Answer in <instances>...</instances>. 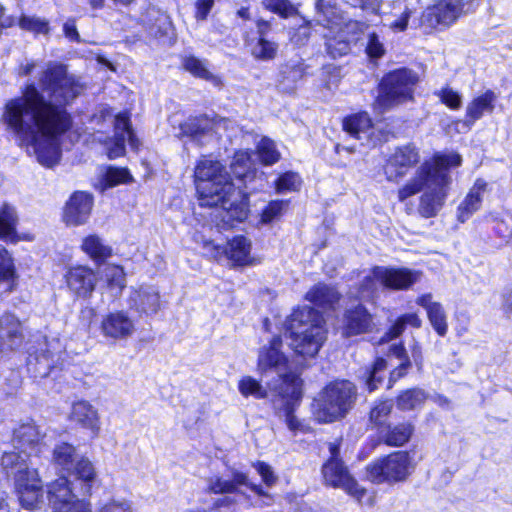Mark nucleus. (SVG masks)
Wrapping results in <instances>:
<instances>
[{
  "mask_svg": "<svg viewBox=\"0 0 512 512\" xmlns=\"http://www.w3.org/2000/svg\"><path fill=\"white\" fill-rule=\"evenodd\" d=\"M37 84L41 91L34 82L28 83L21 97L6 104L4 119L38 161L52 167L60 158L58 138L71 126L65 105L81 94L83 85L64 65L54 62L38 74Z\"/></svg>",
  "mask_w": 512,
  "mask_h": 512,
  "instance_id": "obj_1",
  "label": "nucleus"
},
{
  "mask_svg": "<svg viewBox=\"0 0 512 512\" xmlns=\"http://www.w3.org/2000/svg\"><path fill=\"white\" fill-rule=\"evenodd\" d=\"M457 153L436 155L417 170L415 176L398 190V199L403 202L420 191L418 212L425 218L436 216L445 204L452 182L449 169L461 164Z\"/></svg>",
  "mask_w": 512,
  "mask_h": 512,
  "instance_id": "obj_2",
  "label": "nucleus"
},
{
  "mask_svg": "<svg viewBox=\"0 0 512 512\" xmlns=\"http://www.w3.org/2000/svg\"><path fill=\"white\" fill-rule=\"evenodd\" d=\"M290 345L296 354L314 357L326 340L323 316L311 307L295 310L287 319Z\"/></svg>",
  "mask_w": 512,
  "mask_h": 512,
  "instance_id": "obj_3",
  "label": "nucleus"
},
{
  "mask_svg": "<svg viewBox=\"0 0 512 512\" xmlns=\"http://www.w3.org/2000/svg\"><path fill=\"white\" fill-rule=\"evenodd\" d=\"M194 173L201 206L226 203L233 195L231 176L219 161L203 158L197 163Z\"/></svg>",
  "mask_w": 512,
  "mask_h": 512,
  "instance_id": "obj_4",
  "label": "nucleus"
},
{
  "mask_svg": "<svg viewBox=\"0 0 512 512\" xmlns=\"http://www.w3.org/2000/svg\"><path fill=\"white\" fill-rule=\"evenodd\" d=\"M339 0H317L316 21L330 31L337 30L335 36L325 35L326 50L333 57L347 55L351 50V43L358 40L356 32L360 30L358 22L342 24L341 10L338 7Z\"/></svg>",
  "mask_w": 512,
  "mask_h": 512,
  "instance_id": "obj_5",
  "label": "nucleus"
},
{
  "mask_svg": "<svg viewBox=\"0 0 512 512\" xmlns=\"http://www.w3.org/2000/svg\"><path fill=\"white\" fill-rule=\"evenodd\" d=\"M0 464L8 477L14 479L15 492L20 505L28 510L36 509L43 502L42 482L37 469L16 453H3Z\"/></svg>",
  "mask_w": 512,
  "mask_h": 512,
  "instance_id": "obj_6",
  "label": "nucleus"
},
{
  "mask_svg": "<svg viewBox=\"0 0 512 512\" xmlns=\"http://www.w3.org/2000/svg\"><path fill=\"white\" fill-rule=\"evenodd\" d=\"M356 396V387L350 381L332 382L315 399L313 415L320 423H331L340 420L351 410Z\"/></svg>",
  "mask_w": 512,
  "mask_h": 512,
  "instance_id": "obj_7",
  "label": "nucleus"
},
{
  "mask_svg": "<svg viewBox=\"0 0 512 512\" xmlns=\"http://www.w3.org/2000/svg\"><path fill=\"white\" fill-rule=\"evenodd\" d=\"M418 81L417 73L407 68L397 69L386 74L379 85V94L374 102L375 110L383 113L412 100Z\"/></svg>",
  "mask_w": 512,
  "mask_h": 512,
  "instance_id": "obj_8",
  "label": "nucleus"
},
{
  "mask_svg": "<svg viewBox=\"0 0 512 512\" xmlns=\"http://www.w3.org/2000/svg\"><path fill=\"white\" fill-rule=\"evenodd\" d=\"M331 457L322 467V475L327 486L344 490L357 501L366 495V489L361 487L351 476L347 467L339 458V447L334 443L329 444Z\"/></svg>",
  "mask_w": 512,
  "mask_h": 512,
  "instance_id": "obj_9",
  "label": "nucleus"
},
{
  "mask_svg": "<svg viewBox=\"0 0 512 512\" xmlns=\"http://www.w3.org/2000/svg\"><path fill=\"white\" fill-rule=\"evenodd\" d=\"M412 469L407 452H394L367 467V477L374 483H392L405 480Z\"/></svg>",
  "mask_w": 512,
  "mask_h": 512,
  "instance_id": "obj_10",
  "label": "nucleus"
},
{
  "mask_svg": "<svg viewBox=\"0 0 512 512\" xmlns=\"http://www.w3.org/2000/svg\"><path fill=\"white\" fill-rule=\"evenodd\" d=\"M47 493L53 512H91L89 503L77 498L72 483L64 476L51 482Z\"/></svg>",
  "mask_w": 512,
  "mask_h": 512,
  "instance_id": "obj_11",
  "label": "nucleus"
},
{
  "mask_svg": "<svg viewBox=\"0 0 512 512\" xmlns=\"http://www.w3.org/2000/svg\"><path fill=\"white\" fill-rule=\"evenodd\" d=\"M282 346V340L280 337H274L270 343L269 346H264L260 349L259 355H258V362H257V368L258 371L261 374H264L268 372L269 370H275L278 374V379L274 382H271L268 384V387L270 388V385H276L278 389H286L287 385L284 383V379L288 375H297L296 373L290 372L285 373L286 371V365H287V358L286 356L280 351V348Z\"/></svg>",
  "mask_w": 512,
  "mask_h": 512,
  "instance_id": "obj_12",
  "label": "nucleus"
},
{
  "mask_svg": "<svg viewBox=\"0 0 512 512\" xmlns=\"http://www.w3.org/2000/svg\"><path fill=\"white\" fill-rule=\"evenodd\" d=\"M283 381L287 385L286 389H278L276 385H270V392L272 393L275 405H277L278 401L283 402L286 413V424L291 431L296 432L301 430L302 424L293 415L292 406L295 402L299 401L302 396V380L298 375H288Z\"/></svg>",
  "mask_w": 512,
  "mask_h": 512,
  "instance_id": "obj_13",
  "label": "nucleus"
},
{
  "mask_svg": "<svg viewBox=\"0 0 512 512\" xmlns=\"http://www.w3.org/2000/svg\"><path fill=\"white\" fill-rule=\"evenodd\" d=\"M469 0H437L428 7L423 15V21L430 27L448 26L455 22L463 13L469 11Z\"/></svg>",
  "mask_w": 512,
  "mask_h": 512,
  "instance_id": "obj_14",
  "label": "nucleus"
},
{
  "mask_svg": "<svg viewBox=\"0 0 512 512\" xmlns=\"http://www.w3.org/2000/svg\"><path fill=\"white\" fill-rule=\"evenodd\" d=\"M231 124L232 122L225 118H190L180 125V135L190 138L199 145H204L214 134L219 133L221 129H228Z\"/></svg>",
  "mask_w": 512,
  "mask_h": 512,
  "instance_id": "obj_15",
  "label": "nucleus"
},
{
  "mask_svg": "<svg viewBox=\"0 0 512 512\" xmlns=\"http://www.w3.org/2000/svg\"><path fill=\"white\" fill-rule=\"evenodd\" d=\"M45 434L34 422H27L21 424L17 429L14 430L13 434V445L18 450L16 454L21 459H26L27 462L31 463L28 459L31 455H37L41 452L43 446V439ZM11 453H15L12 451Z\"/></svg>",
  "mask_w": 512,
  "mask_h": 512,
  "instance_id": "obj_16",
  "label": "nucleus"
},
{
  "mask_svg": "<svg viewBox=\"0 0 512 512\" xmlns=\"http://www.w3.org/2000/svg\"><path fill=\"white\" fill-rule=\"evenodd\" d=\"M114 132L113 138L105 140L104 144L107 149V155L110 159L118 158L125 153V143L128 141L133 150H137L140 142L135 136L129 118L126 114H119L114 119Z\"/></svg>",
  "mask_w": 512,
  "mask_h": 512,
  "instance_id": "obj_17",
  "label": "nucleus"
},
{
  "mask_svg": "<svg viewBox=\"0 0 512 512\" xmlns=\"http://www.w3.org/2000/svg\"><path fill=\"white\" fill-rule=\"evenodd\" d=\"M373 274L380 285L390 290H407L421 278L420 271L408 268L377 266Z\"/></svg>",
  "mask_w": 512,
  "mask_h": 512,
  "instance_id": "obj_18",
  "label": "nucleus"
},
{
  "mask_svg": "<svg viewBox=\"0 0 512 512\" xmlns=\"http://www.w3.org/2000/svg\"><path fill=\"white\" fill-rule=\"evenodd\" d=\"M418 162L419 154L415 147L397 148L384 166L386 179L391 182H399Z\"/></svg>",
  "mask_w": 512,
  "mask_h": 512,
  "instance_id": "obj_19",
  "label": "nucleus"
},
{
  "mask_svg": "<svg viewBox=\"0 0 512 512\" xmlns=\"http://www.w3.org/2000/svg\"><path fill=\"white\" fill-rule=\"evenodd\" d=\"M136 323L128 312L118 310L105 315L101 322V332L109 339L126 340L135 333Z\"/></svg>",
  "mask_w": 512,
  "mask_h": 512,
  "instance_id": "obj_20",
  "label": "nucleus"
},
{
  "mask_svg": "<svg viewBox=\"0 0 512 512\" xmlns=\"http://www.w3.org/2000/svg\"><path fill=\"white\" fill-rule=\"evenodd\" d=\"M375 327L373 316L363 305L348 308L343 315L341 330L345 337L370 333Z\"/></svg>",
  "mask_w": 512,
  "mask_h": 512,
  "instance_id": "obj_21",
  "label": "nucleus"
},
{
  "mask_svg": "<svg viewBox=\"0 0 512 512\" xmlns=\"http://www.w3.org/2000/svg\"><path fill=\"white\" fill-rule=\"evenodd\" d=\"M24 335L19 319L10 313L0 317V352L16 350L23 343Z\"/></svg>",
  "mask_w": 512,
  "mask_h": 512,
  "instance_id": "obj_22",
  "label": "nucleus"
},
{
  "mask_svg": "<svg viewBox=\"0 0 512 512\" xmlns=\"http://www.w3.org/2000/svg\"><path fill=\"white\" fill-rule=\"evenodd\" d=\"M93 206V198L85 192L74 193L66 203L63 219L68 225L78 226L86 223Z\"/></svg>",
  "mask_w": 512,
  "mask_h": 512,
  "instance_id": "obj_23",
  "label": "nucleus"
},
{
  "mask_svg": "<svg viewBox=\"0 0 512 512\" xmlns=\"http://www.w3.org/2000/svg\"><path fill=\"white\" fill-rule=\"evenodd\" d=\"M128 302L132 309L147 316L156 314L161 308L159 291L152 286L132 288Z\"/></svg>",
  "mask_w": 512,
  "mask_h": 512,
  "instance_id": "obj_24",
  "label": "nucleus"
},
{
  "mask_svg": "<svg viewBox=\"0 0 512 512\" xmlns=\"http://www.w3.org/2000/svg\"><path fill=\"white\" fill-rule=\"evenodd\" d=\"M69 289L78 297L87 298L95 289L96 275L94 271L85 266L71 268L66 274Z\"/></svg>",
  "mask_w": 512,
  "mask_h": 512,
  "instance_id": "obj_25",
  "label": "nucleus"
},
{
  "mask_svg": "<svg viewBox=\"0 0 512 512\" xmlns=\"http://www.w3.org/2000/svg\"><path fill=\"white\" fill-rule=\"evenodd\" d=\"M246 486L259 496H267V493L261 486L250 483L248 476L245 473L234 471L231 480H225L219 477H214L209 480L208 489L215 494L218 493H234L237 491L238 486Z\"/></svg>",
  "mask_w": 512,
  "mask_h": 512,
  "instance_id": "obj_26",
  "label": "nucleus"
},
{
  "mask_svg": "<svg viewBox=\"0 0 512 512\" xmlns=\"http://www.w3.org/2000/svg\"><path fill=\"white\" fill-rule=\"evenodd\" d=\"M486 188L487 183L484 180L477 179L475 181L473 187L457 208V219L461 223L466 222L476 211L480 209Z\"/></svg>",
  "mask_w": 512,
  "mask_h": 512,
  "instance_id": "obj_27",
  "label": "nucleus"
},
{
  "mask_svg": "<svg viewBox=\"0 0 512 512\" xmlns=\"http://www.w3.org/2000/svg\"><path fill=\"white\" fill-rule=\"evenodd\" d=\"M72 419L83 428L89 429L93 437L100 431V419L97 410L87 401L81 400L73 404Z\"/></svg>",
  "mask_w": 512,
  "mask_h": 512,
  "instance_id": "obj_28",
  "label": "nucleus"
},
{
  "mask_svg": "<svg viewBox=\"0 0 512 512\" xmlns=\"http://www.w3.org/2000/svg\"><path fill=\"white\" fill-rule=\"evenodd\" d=\"M496 101L497 95L491 90L473 98L466 106V122L473 124L485 114H491L495 109Z\"/></svg>",
  "mask_w": 512,
  "mask_h": 512,
  "instance_id": "obj_29",
  "label": "nucleus"
},
{
  "mask_svg": "<svg viewBox=\"0 0 512 512\" xmlns=\"http://www.w3.org/2000/svg\"><path fill=\"white\" fill-rule=\"evenodd\" d=\"M215 207L220 208L217 217H221L222 221L229 226H232L234 222L244 221L248 215L246 204L240 200L239 194L235 191L226 203H219Z\"/></svg>",
  "mask_w": 512,
  "mask_h": 512,
  "instance_id": "obj_30",
  "label": "nucleus"
},
{
  "mask_svg": "<svg viewBox=\"0 0 512 512\" xmlns=\"http://www.w3.org/2000/svg\"><path fill=\"white\" fill-rule=\"evenodd\" d=\"M70 475H74L77 480L81 481L83 483L82 485V495H90L91 494V488L92 484L95 481L96 478V472L94 469L93 464L91 461L81 456L76 461L74 467L72 468V471L69 472Z\"/></svg>",
  "mask_w": 512,
  "mask_h": 512,
  "instance_id": "obj_31",
  "label": "nucleus"
},
{
  "mask_svg": "<svg viewBox=\"0 0 512 512\" xmlns=\"http://www.w3.org/2000/svg\"><path fill=\"white\" fill-rule=\"evenodd\" d=\"M414 431L410 423H400L393 427L387 426L380 430V437L389 446H402L409 441Z\"/></svg>",
  "mask_w": 512,
  "mask_h": 512,
  "instance_id": "obj_32",
  "label": "nucleus"
},
{
  "mask_svg": "<svg viewBox=\"0 0 512 512\" xmlns=\"http://www.w3.org/2000/svg\"><path fill=\"white\" fill-rule=\"evenodd\" d=\"M81 248L96 262H103L112 255V248L95 234L85 237Z\"/></svg>",
  "mask_w": 512,
  "mask_h": 512,
  "instance_id": "obj_33",
  "label": "nucleus"
},
{
  "mask_svg": "<svg viewBox=\"0 0 512 512\" xmlns=\"http://www.w3.org/2000/svg\"><path fill=\"white\" fill-rule=\"evenodd\" d=\"M251 243L243 236H237L228 242L225 253L229 259L239 265L250 263Z\"/></svg>",
  "mask_w": 512,
  "mask_h": 512,
  "instance_id": "obj_34",
  "label": "nucleus"
},
{
  "mask_svg": "<svg viewBox=\"0 0 512 512\" xmlns=\"http://www.w3.org/2000/svg\"><path fill=\"white\" fill-rule=\"evenodd\" d=\"M306 299L320 307H332L339 300V293L330 286L319 283L310 289Z\"/></svg>",
  "mask_w": 512,
  "mask_h": 512,
  "instance_id": "obj_35",
  "label": "nucleus"
},
{
  "mask_svg": "<svg viewBox=\"0 0 512 512\" xmlns=\"http://www.w3.org/2000/svg\"><path fill=\"white\" fill-rule=\"evenodd\" d=\"M52 459L56 466L69 473L72 471L79 456L76 454L74 446L68 443H61L54 448Z\"/></svg>",
  "mask_w": 512,
  "mask_h": 512,
  "instance_id": "obj_36",
  "label": "nucleus"
},
{
  "mask_svg": "<svg viewBox=\"0 0 512 512\" xmlns=\"http://www.w3.org/2000/svg\"><path fill=\"white\" fill-rule=\"evenodd\" d=\"M104 278L112 296L115 298L119 297L126 287V275L123 268L117 265L106 266Z\"/></svg>",
  "mask_w": 512,
  "mask_h": 512,
  "instance_id": "obj_37",
  "label": "nucleus"
},
{
  "mask_svg": "<svg viewBox=\"0 0 512 512\" xmlns=\"http://www.w3.org/2000/svg\"><path fill=\"white\" fill-rule=\"evenodd\" d=\"M5 284L6 292H11L15 286V269L8 251L0 245V285Z\"/></svg>",
  "mask_w": 512,
  "mask_h": 512,
  "instance_id": "obj_38",
  "label": "nucleus"
},
{
  "mask_svg": "<svg viewBox=\"0 0 512 512\" xmlns=\"http://www.w3.org/2000/svg\"><path fill=\"white\" fill-rule=\"evenodd\" d=\"M371 125V119L365 112L349 116L343 121L344 130L355 138H360V134L366 133Z\"/></svg>",
  "mask_w": 512,
  "mask_h": 512,
  "instance_id": "obj_39",
  "label": "nucleus"
},
{
  "mask_svg": "<svg viewBox=\"0 0 512 512\" xmlns=\"http://www.w3.org/2000/svg\"><path fill=\"white\" fill-rule=\"evenodd\" d=\"M184 68L196 77L210 81L215 86H221V78L213 75L207 68L206 63L196 57H187L184 60Z\"/></svg>",
  "mask_w": 512,
  "mask_h": 512,
  "instance_id": "obj_40",
  "label": "nucleus"
},
{
  "mask_svg": "<svg viewBox=\"0 0 512 512\" xmlns=\"http://www.w3.org/2000/svg\"><path fill=\"white\" fill-rule=\"evenodd\" d=\"M426 398L427 395L422 389H408L397 397V407L401 410H413L420 407Z\"/></svg>",
  "mask_w": 512,
  "mask_h": 512,
  "instance_id": "obj_41",
  "label": "nucleus"
},
{
  "mask_svg": "<svg viewBox=\"0 0 512 512\" xmlns=\"http://www.w3.org/2000/svg\"><path fill=\"white\" fill-rule=\"evenodd\" d=\"M238 390L243 397L252 396L256 399L268 397L267 389L251 376H244L238 382Z\"/></svg>",
  "mask_w": 512,
  "mask_h": 512,
  "instance_id": "obj_42",
  "label": "nucleus"
},
{
  "mask_svg": "<svg viewBox=\"0 0 512 512\" xmlns=\"http://www.w3.org/2000/svg\"><path fill=\"white\" fill-rule=\"evenodd\" d=\"M391 352L400 360V363L390 373L388 388H391L397 380L404 377L411 367L410 359L402 346H394Z\"/></svg>",
  "mask_w": 512,
  "mask_h": 512,
  "instance_id": "obj_43",
  "label": "nucleus"
},
{
  "mask_svg": "<svg viewBox=\"0 0 512 512\" xmlns=\"http://www.w3.org/2000/svg\"><path fill=\"white\" fill-rule=\"evenodd\" d=\"M257 153L261 162L265 165H273L280 159V152L277 150L274 141L263 137L257 144Z\"/></svg>",
  "mask_w": 512,
  "mask_h": 512,
  "instance_id": "obj_44",
  "label": "nucleus"
},
{
  "mask_svg": "<svg viewBox=\"0 0 512 512\" xmlns=\"http://www.w3.org/2000/svg\"><path fill=\"white\" fill-rule=\"evenodd\" d=\"M387 370V362L383 358H378L372 368L365 372L366 385L370 392L378 388L379 384L382 383Z\"/></svg>",
  "mask_w": 512,
  "mask_h": 512,
  "instance_id": "obj_45",
  "label": "nucleus"
},
{
  "mask_svg": "<svg viewBox=\"0 0 512 512\" xmlns=\"http://www.w3.org/2000/svg\"><path fill=\"white\" fill-rule=\"evenodd\" d=\"M278 45L275 42L259 37L251 47V54L259 60H271L275 58Z\"/></svg>",
  "mask_w": 512,
  "mask_h": 512,
  "instance_id": "obj_46",
  "label": "nucleus"
},
{
  "mask_svg": "<svg viewBox=\"0 0 512 512\" xmlns=\"http://www.w3.org/2000/svg\"><path fill=\"white\" fill-rule=\"evenodd\" d=\"M393 409L391 401H382L376 404L370 411V422L377 427L378 431L385 429L387 419Z\"/></svg>",
  "mask_w": 512,
  "mask_h": 512,
  "instance_id": "obj_47",
  "label": "nucleus"
},
{
  "mask_svg": "<svg viewBox=\"0 0 512 512\" xmlns=\"http://www.w3.org/2000/svg\"><path fill=\"white\" fill-rule=\"evenodd\" d=\"M16 214L13 207L3 205L0 211V237L9 238L14 234Z\"/></svg>",
  "mask_w": 512,
  "mask_h": 512,
  "instance_id": "obj_48",
  "label": "nucleus"
},
{
  "mask_svg": "<svg viewBox=\"0 0 512 512\" xmlns=\"http://www.w3.org/2000/svg\"><path fill=\"white\" fill-rule=\"evenodd\" d=\"M132 179L125 168L108 167L103 176L102 189H107L121 183H127Z\"/></svg>",
  "mask_w": 512,
  "mask_h": 512,
  "instance_id": "obj_49",
  "label": "nucleus"
},
{
  "mask_svg": "<svg viewBox=\"0 0 512 512\" xmlns=\"http://www.w3.org/2000/svg\"><path fill=\"white\" fill-rule=\"evenodd\" d=\"M251 169L250 155L246 151L235 153L231 163V170L236 178L244 179L248 176Z\"/></svg>",
  "mask_w": 512,
  "mask_h": 512,
  "instance_id": "obj_50",
  "label": "nucleus"
},
{
  "mask_svg": "<svg viewBox=\"0 0 512 512\" xmlns=\"http://www.w3.org/2000/svg\"><path fill=\"white\" fill-rule=\"evenodd\" d=\"M428 319L435 329V331L440 336H445L448 330L447 325V319H446V313L442 307V305L439 303L438 305L432 307L430 311L427 312Z\"/></svg>",
  "mask_w": 512,
  "mask_h": 512,
  "instance_id": "obj_51",
  "label": "nucleus"
},
{
  "mask_svg": "<svg viewBox=\"0 0 512 512\" xmlns=\"http://www.w3.org/2000/svg\"><path fill=\"white\" fill-rule=\"evenodd\" d=\"M301 186V178L297 173L286 172L282 174L276 181V191L278 193H286L299 190Z\"/></svg>",
  "mask_w": 512,
  "mask_h": 512,
  "instance_id": "obj_52",
  "label": "nucleus"
},
{
  "mask_svg": "<svg viewBox=\"0 0 512 512\" xmlns=\"http://www.w3.org/2000/svg\"><path fill=\"white\" fill-rule=\"evenodd\" d=\"M367 55L371 59H379L385 54V47L380 37L375 32L367 35V44L365 49Z\"/></svg>",
  "mask_w": 512,
  "mask_h": 512,
  "instance_id": "obj_53",
  "label": "nucleus"
},
{
  "mask_svg": "<svg viewBox=\"0 0 512 512\" xmlns=\"http://www.w3.org/2000/svg\"><path fill=\"white\" fill-rule=\"evenodd\" d=\"M19 25L22 29L34 33H47L48 22L34 16H22L19 20Z\"/></svg>",
  "mask_w": 512,
  "mask_h": 512,
  "instance_id": "obj_54",
  "label": "nucleus"
},
{
  "mask_svg": "<svg viewBox=\"0 0 512 512\" xmlns=\"http://www.w3.org/2000/svg\"><path fill=\"white\" fill-rule=\"evenodd\" d=\"M303 76V68L298 64H285L280 71V82L294 84Z\"/></svg>",
  "mask_w": 512,
  "mask_h": 512,
  "instance_id": "obj_55",
  "label": "nucleus"
},
{
  "mask_svg": "<svg viewBox=\"0 0 512 512\" xmlns=\"http://www.w3.org/2000/svg\"><path fill=\"white\" fill-rule=\"evenodd\" d=\"M286 204L287 203L284 201H271L261 214V223L269 224L273 220L279 218L282 215Z\"/></svg>",
  "mask_w": 512,
  "mask_h": 512,
  "instance_id": "obj_56",
  "label": "nucleus"
},
{
  "mask_svg": "<svg viewBox=\"0 0 512 512\" xmlns=\"http://www.w3.org/2000/svg\"><path fill=\"white\" fill-rule=\"evenodd\" d=\"M436 95L440 98L442 103L451 109L457 110L462 105L461 95L449 87L442 88Z\"/></svg>",
  "mask_w": 512,
  "mask_h": 512,
  "instance_id": "obj_57",
  "label": "nucleus"
},
{
  "mask_svg": "<svg viewBox=\"0 0 512 512\" xmlns=\"http://www.w3.org/2000/svg\"><path fill=\"white\" fill-rule=\"evenodd\" d=\"M262 4L267 10L285 17L293 11V6L288 0H263Z\"/></svg>",
  "mask_w": 512,
  "mask_h": 512,
  "instance_id": "obj_58",
  "label": "nucleus"
},
{
  "mask_svg": "<svg viewBox=\"0 0 512 512\" xmlns=\"http://www.w3.org/2000/svg\"><path fill=\"white\" fill-rule=\"evenodd\" d=\"M377 284L379 282L374 278L373 271L370 275L366 276L360 286V297L363 299L370 298L377 291Z\"/></svg>",
  "mask_w": 512,
  "mask_h": 512,
  "instance_id": "obj_59",
  "label": "nucleus"
},
{
  "mask_svg": "<svg viewBox=\"0 0 512 512\" xmlns=\"http://www.w3.org/2000/svg\"><path fill=\"white\" fill-rule=\"evenodd\" d=\"M255 469L261 475L263 482L268 486H272L276 483L277 477L274 475V472L268 464L264 462H257L254 464Z\"/></svg>",
  "mask_w": 512,
  "mask_h": 512,
  "instance_id": "obj_60",
  "label": "nucleus"
},
{
  "mask_svg": "<svg viewBox=\"0 0 512 512\" xmlns=\"http://www.w3.org/2000/svg\"><path fill=\"white\" fill-rule=\"evenodd\" d=\"M99 512H132L131 506L127 501L112 500L105 503Z\"/></svg>",
  "mask_w": 512,
  "mask_h": 512,
  "instance_id": "obj_61",
  "label": "nucleus"
},
{
  "mask_svg": "<svg viewBox=\"0 0 512 512\" xmlns=\"http://www.w3.org/2000/svg\"><path fill=\"white\" fill-rule=\"evenodd\" d=\"M236 500L230 496H225L214 502V508L223 512H235Z\"/></svg>",
  "mask_w": 512,
  "mask_h": 512,
  "instance_id": "obj_62",
  "label": "nucleus"
},
{
  "mask_svg": "<svg viewBox=\"0 0 512 512\" xmlns=\"http://www.w3.org/2000/svg\"><path fill=\"white\" fill-rule=\"evenodd\" d=\"M213 4H214V0H197L196 18L198 20H205L207 15L209 14Z\"/></svg>",
  "mask_w": 512,
  "mask_h": 512,
  "instance_id": "obj_63",
  "label": "nucleus"
},
{
  "mask_svg": "<svg viewBox=\"0 0 512 512\" xmlns=\"http://www.w3.org/2000/svg\"><path fill=\"white\" fill-rule=\"evenodd\" d=\"M410 16V12L406 9L400 16L399 19L395 20L390 24L392 29H396L399 31H404L408 24V19Z\"/></svg>",
  "mask_w": 512,
  "mask_h": 512,
  "instance_id": "obj_64",
  "label": "nucleus"
}]
</instances>
